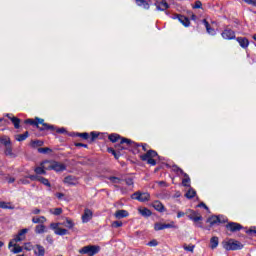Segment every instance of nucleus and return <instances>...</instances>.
Masks as SVG:
<instances>
[{
    "label": "nucleus",
    "instance_id": "obj_1",
    "mask_svg": "<svg viewBox=\"0 0 256 256\" xmlns=\"http://www.w3.org/2000/svg\"><path fill=\"white\" fill-rule=\"evenodd\" d=\"M223 247L226 251H239L243 248V244L237 240L230 239L223 242Z\"/></svg>",
    "mask_w": 256,
    "mask_h": 256
},
{
    "label": "nucleus",
    "instance_id": "obj_2",
    "mask_svg": "<svg viewBox=\"0 0 256 256\" xmlns=\"http://www.w3.org/2000/svg\"><path fill=\"white\" fill-rule=\"evenodd\" d=\"M135 142L131 141V139L122 138L118 144L115 145V149L118 152V155H121V151H125V149H129L133 147Z\"/></svg>",
    "mask_w": 256,
    "mask_h": 256
},
{
    "label": "nucleus",
    "instance_id": "obj_3",
    "mask_svg": "<svg viewBox=\"0 0 256 256\" xmlns=\"http://www.w3.org/2000/svg\"><path fill=\"white\" fill-rule=\"evenodd\" d=\"M99 251H101V246H97V245H88V246H84L79 250L80 255H97V253H99Z\"/></svg>",
    "mask_w": 256,
    "mask_h": 256
},
{
    "label": "nucleus",
    "instance_id": "obj_4",
    "mask_svg": "<svg viewBox=\"0 0 256 256\" xmlns=\"http://www.w3.org/2000/svg\"><path fill=\"white\" fill-rule=\"evenodd\" d=\"M155 157H157V152L155 150H148L144 155L140 156V159L142 161H147L148 165L155 166L157 165Z\"/></svg>",
    "mask_w": 256,
    "mask_h": 256
},
{
    "label": "nucleus",
    "instance_id": "obj_5",
    "mask_svg": "<svg viewBox=\"0 0 256 256\" xmlns=\"http://www.w3.org/2000/svg\"><path fill=\"white\" fill-rule=\"evenodd\" d=\"M35 125L40 129V131H54L55 127L53 125H49L48 123H45L44 119L36 118L35 119Z\"/></svg>",
    "mask_w": 256,
    "mask_h": 256
},
{
    "label": "nucleus",
    "instance_id": "obj_6",
    "mask_svg": "<svg viewBox=\"0 0 256 256\" xmlns=\"http://www.w3.org/2000/svg\"><path fill=\"white\" fill-rule=\"evenodd\" d=\"M151 198V195L147 192H135L132 195V199H136V201H140L141 203H145V201H149Z\"/></svg>",
    "mask_w": 256,
    "mask_h": 256
},
{
    "label": "nucleus",
    "instance_id": "obj_7",
    "mask_svg": "<svg viewBox=\"0 0 256 256\" xmlns=\"http://www.w3.org/2000/svg\"><path fill=\"white\" fill-rule=\"evenodd\" d=\"M48 169H49V171L53 170V171L59 172V171H65V169H67V167L64 164L59 163V162H49L48 161Z\"/></svg>",
    "mask_w": 256,
    "mask_h": 256
},
{
    "label": "nucleus",
    "instance_id": "obj_8",
    "mask_svg": "<svg viewBox=\"0 0 256 256\" xmlns=\"http://www.w3.org/2000/svg\"><path fill=\"white\" fill-rule=\"evenodd\" d=\"M36 175H45L46 171H49V161H44L41 166L34 169Z\"/></svg>",
    "mask_w": 256,
    "mask_h": 256
},
{
    "label": "nucleus",
    "instance_id": "obj_9",
    "mask_svg": "<svg viewBox=\"0 0 256 256\" xmlns=\"http://www.w3.org/2000/svg\"><path fill=\"white\" fill-rule=\"evenodd\" d=\"M221 36L223 37V39L226 40H231V39H235V32L229 28H226L222 33Z\"/></svg>",
    "mask_w": 256,
    "mask_h": 256
},
{
    "label": "nucleus",
    "instance_id": "obj_10",
    "mask_svg": "<svg viewBox=\"0 0 256 256\" xmlns=\"http://www.w3.org/2000/svg\"><path fill=\"white\" fill-rule=\"evenodd\" d=\"M27 233H29V229L27 228L20 230L18 235L14 238V242L19 243V241H25V235H27Z\"/></svg>",
    "mask_w": 256,
    "mask_h": 256
},
{
    "label": "nucleus",
    "instance_id": "obj_11",
    "mask_svg": "<svg viewBox=\"0 0 256 256\" xmlns=\"http://www.w3.org/2000/svg\"><path fill=\"white\" fill-rule=\"evenodd\" d=\"M226 228L235 233V231H241L243 229V226L239 223L230 222L226 225Z\"/></svg>",
    "mask_w": 256,
    "mask_h": 256
},
{
    "label": "nucleus",
    "instance_id": "obj_12",
    "mask_svg": "<svg viewBox=\"0 0 256 256\" xmlns=\"http://www.w3.org/2000/svg\"><path fill=\"white\" fill-rule=\"evenodd\" d=\"M32 251H34V255L36 256H45V247H43L40 244L34 245V248Z\"/></svg>",
    "mask_w": 256,
    "mask_h": 256
},
{
    "label": "nucleus",
    "instance_id": "obj_13",
    "mask_svg": "<svg viewBox=\"0 0 256 256\" xmlns=\"http://www.w3.org/2000/svg\"><path fill=\"white\" fill-rule=\"evenodd\" d=\"M91 219H93V211L85 209L84 214L82 215V222L89 223Z\"/></svg>",
    "mask_w": 256,
    "mask_h": 256
},
{
    "label": "nucleus",
    "instance_id": "obj_14",
    "mask_svg": "<svg viewBox=\"0 0 256 256\" xmlns=\"http://www.w3.org/2000/svg\"><path fill=\"white\" fill-rule=\"evenodd\" d=\"M114 217L115 219H125V217H129V212L127 210H117Z\"/></svg>",
    "mask_w": 256,
    "mask_h": 256
},
{
    "label": "nucleus",
    "instance_id": "obj_15",
    "mask_svg": "<svg viewBox=\"0 0 256 256\" xmlns=\"http://www.w3.org/2000/svg\"><path fill=\"white\" fill-rule=\"evenodd\" d=\"M156 7L158 11H167V9H169V4L167 3V1L162 0L160 2H156Z\"/></svg>",
    "mask_w": 256,
    "mask_h": 256
},
{
    "label": "nucleus",
    "instance_id": "obj_16",
    "mask_svg": "<svg viewBox=\"0 0 256 256\" xmlns=\"http://www.w3.org/2000/svg\"><path fill=\"white\" fill-rule=\"evenodd\" d=\"M237 41L240 45V47H242V49H247L249 47V40L245 37H238Z\"/></svg>",
    "mask_w": 256,
    "mask_h": 256
},
{
    "label": "nucleus",
    "instance_id": "obj_17",
    "mask_svg": "<svg viewBox=\"0 0 256 256\" xmlns=\"http://www.w3.org/2000/svg\"><path fill=\"white\" fill-rule=\"evenodd\" d=\"M9 249H11V247H13V249H11L12 253H21L23 251V247L17 245V244H13V241H11L8 245Z\"/></svg>",
    "mask_w": 256,
    "mask_h": 256
},
{
    "label": "nucleus",
    "instance_id": "obj_18",
    "mask_svg": "<svg viewBox=\"0 0 256 256\" xmlns=\"http://www.w3.org/2000/svg\"><path fill=\"white\" fill-rule=\"evenodd\" d=\"M182 185L183 187H191V178L187 173H183Z\"/></svg>",
    "mask_w": 256,
    "mask_h": 256
},
{
    "label": "nucleus",
    "instance_id": "obj_19",
    "mask_svg": "<svg viewBox=\"0 0 256 256\" xmlns=\"http://www.w3.org/2000/svg\"><path fill=\"white\" fill-rule=\"evenodd\" d=\"M7 117L13 123L15 129H19L20 124H21V119L14 117V116H10L9 114L7 115Z\"/></svg>",
    "mask_w": 256,
    "mask_h": 256
},
{
    "label": "nucleus",
    "instance_id": "obj_20",
    "mask_svg": "<svg viewBox=\"0 0 256 256\" xmlns=\"http://www.w3.org/2000/svg\"><path fill=\"white\" fill-rule=\"evenodd\" d=\"M177 19L184 25V27H189L191 25V22L189 21V18L183 16V15H177Z\"/></svg>",
    "mask_w": 256,
    "mask_h": 256
},
{
    "label": "nucleus",
    "instance_id": "obj_21",
    "mask_svg": "<svg viewBox=\"0 0 256 256\" xmlns=\"http://www.w3.org/2000/svg\"><path fill=\"white\" fill-rule=\"evenodd\" d=\"M64 183L66 185H77V178L74 176H67L64 178Z\"/></svg>",
    "mask_w": 256,
    "mask_h": 256
},
{
    "label": "nucleus",
    "instance_id": "obj_22",
    "mask_svg": "<svg viewBox=\"0 0 256 256\" xmlns=\"http://www.w3.org/2000/svg\"><path fill=\"white\" fill-rule=\"evenodd\" d=\"M202 23H203L204 26L206 27V31H207V33H208L209 35H215V29H213V28L211 27V25L209 24V22H208L206 19H204V20L202 21Z\"/></svg>",
    "mask_w": 256,
    "mask_h": 256
},
{
    "label": "nucleus",
    "instance_id": "obj_23",
    "mask_svg": "<svg viewBox=\"0 0 256 256\" xmlns=\"http://www.w3.org/2000/svg\"><path fill=\"white\" fill-rule=\"evenodd\" d=\"M35 233L37 235H41L43 233H47V227H45V225H43V224L37 225L35 227Z\"/></svg>",
    "mask_w": 256,
    "mask_h": 256
},
{
    "label": "nucleus",
    "instance_id": "obj_24",
    "mask_svg": "<svg viewBox=\"0 0 256 256\" xmlns=\"http://www.w3.org/2000/svg\"><path fill=\"white\" fill-rule=\"evenodd\" d=\"M108 139L111 141V143H119L123 138H121L119 134H110Z\"/></svg>",
    "mask_w": 256,
    "mask_h": 256
},
{
    "label": "nucleus",
    "instance_id": "obj_25",
    "mask_svg": "<svg viewBox=\"0 0 256 256\" xmlns=\"http://www.w3.org/2000/svg\"><path fill=\"white\" fill-rule=\"evenodd\" d=\"M153 207L154 209H156V211H159L160 213H163L165 211V206H163L160 201L154 202Z\"/></svg>",
    "mask_w": 256,
    "mask_h": 256
},
{
    "label": "nucleus",
    "instance_id": "obj_26",
    "mask_svg": "<svg viewBox=\"0 0 256 256\" xmlns=\"http://www.w3.org/2000/svg\"><path fill=\"white\" fill-rule=\"evenodd\" d=\"M207 223H210L211 226L221 223V219L218 216H211L208 218Z\"/></svg>",
    "mask_w": 256,
    "mask_h": 256
},
{
    "label": "nucleus",
    "instance_id": "obj_27",
    "mask_svg": "<svg viewBox=\"0 0 256 256\" xmlns=\"http://www.w3.org/2000/svg\"><path fill=\"white\" fill-rule=\"evenodd\" d=\"M219 245V238L217 236H214L210 239V247L211 249H217Z\"/></svg>",
    "mask_w": 256,
    "mask_h": 256
},
{
    "label": "nucleus",
    "instance_id": "obj_28",
    "mask_svg": "<svg viewBox=\"0 0 256 256\" xmlns=\"http://www.w3.org/2000/svg\"><path fill=\"white\" fill-rule=\"evenodd\" d=\"M192 221L195 223L196 227H202L201 221H203V216L201 214H196V217L192 219Z\"/></svg>",
    "mask_w": 256,
    "mask_h": 256
},
{
    "label": "nucleus",
    "instance_id": "obj_29",
    "mask_svg": "<svg viewBox=\"0 0 256 256\" xmlns=\"http://www.w3.org/2000/svg\"><path fill=\"white\" fill-rule=\"evenodd\" d=\"M138 211L142 217H151V210L148 208H139Z\"/></svg>",
    "mask_w": 256,
    "mask_h": 256
},
{
    "label": "nucleus",
    "instance_id": "obj_30",
    "mask_svg": "<svg viewBox=\"0 0 256 256\" xmlns=\"http://www.w3.org/2000/svg\"><path fill=\"white\" fill-rule=\"evenodd\" d=\"M46 222H47V218H45V216H38V217H33L32 218V223H35V224H37V223L43 224V223H46Z\"/></svg>",
    "mask_w": 256,
    "mask_h": 256
},
{
    "label": "nucleus",
    "instance_id": "obj_31",
    "mask_svg": "<svg viewBox=\"0 0 256 256\" xmlns=\"http://www.w3.org/2000/svg\"><path fill=\"white\" fill-rule=\"evenodd\" d=\"M62 225H64V227H67V229H73V227H75V223L69 218H66V221L63 222Z\"/></svg>",
    "mask_w": 256,
    "mask_h": 256
},
{
    "label": "nucleus",
    "instance_id": "obj_32",
    "mask_svg": "<svg viewBox=\"0 0 256 256\" xmlns=\"http://www.w3.org/2000/svg\"><path fill=\"white\" fill-rule=\"evenodd\" d=\"M27 137H29V132H25L24 134H17L15 136V139H16V141L21 142V141H25V139H27Z\"/></svg>",
    "mask_w": 256,
    "mask_h": 256
},
{
    "label": "nucleus",
    "instance_id": "obj_33",
    "mask_svg": "<svg viewBox=\"0 0 256 256\" xmlns=\"http://www.w3.org/2000/svg\"><path fill=\"white\" fill-rule=\"evenodd\" d=\"M198 214L199 213L194 210H191V209L186 210V215H188V219H190V221H192L193 218H195Z\"/></svg>",
    "mask_w": 256,
    "mask_h": 256
},
{
    "label": "nucleus",
    "instance_id": "obj_34",
    "mask_svg": "<svg viewBox=\"0 0 256 256\" xmlns=\"http://www.w3.org/2000/svg\"><path fill=\"white\" fill-rule=\"evenodd\" d=\"M0 209H15V206L11 205V203L0 201Z\"/></svg>",
    "mask_w": 256,
    "mask_h": 256
},
{
    "label": "nucleus",
    "instance_id": "obj_35",
    "mask_svg": "<svg viewBox=\"0 0 256 256\" xmlns=\"http://www.w3.org/2000/svg\"><path fill=\"white\" fill-rule=\"evenodd\" d=\"M0 142L2 143V145L7 147V146L11 145V138H9L7 136H3L0 138Z\"/></svg>",
    "mask_w": 256,
    "mask_h": 256
},
{
    "label": "nucleus",
    "instance_id": "obj_36",
    "mask_svg": "<svg viewBox=\"0 0 256 256\" xmlns=\"http://www.w3.org/2000/svg\"><path fill=\"white\" fill-rule=\"evenodd\" d=\"M195 195H197V192L195 191V189L190 188L186 194L185 197H187V199H193V197H195Z\"/></svg>",
    "mask_w": 256,
    "mask_h": 256
},
{
    "label": "nucleus",
    "instance_id": "obj_37",
    "mask_svg": "<svg viewBox=\"0 0 256 256\" xmlns=\"http://www.w3.org/2000/svg\"><path fill=\"white\" fill-rule=\"evenodd\" d=\"M55 235H69V230L59 227L55 232Z\"/></svg>",
    "mask_w": 256,
    "mask_h": 256
},
{
    "label": "nucleus",
    "instance_id": "obj_38",
    "mask_svg": "<svg viewBox=\"0 0 256 256\" xmlns=\"http://www.w3.org/2000/svg\"><path fill=\"white\" fill-rule=\"evenodd\" d=\"M38 181L42 183V185H45L46 187H51V183L49 182V179L41 177L38 178Z\"/></svg>",
    "mask_w": 256,
    "mask_h": 256
},
{
    "label": "nucleus",
    "instance_id": "obj_39",
    "mask_svg": "<svg viewBox=\"0 0 256 256\" xmlns=\"http://www.w3.org/2000/svg\"><path fill=\"white\" fill-rule=\"evenodd\" d=\"M154 229L156 231H163L165 229V223L157 222L154 224Z\"/></svg>",
    "mask_w": 256,
    "mask_h": 256
},
{
    "label": "nucleus",
    "instance_id": "obj_40",
    "mask_svg": "<svg viewBox=\"0 0 256 256\" xmlns=\"http://www.w3.org/2000/svg\"><path fill=\"white\" fill-rule=\"evenodd\" d=\"M183 249L185 251H189L190 253H193V251H195V245H193V244H190V245L184 244Z\"/></svg>",
    "mask_w": 256,
    "mask_h": 256
},
{
    "label": "nucleus",
    "instance_id": "obj_41",
    "mask_svg": "<svg viewBox=\"0 0 256 256\" xmlns=\"http://www.w3.org/2000/svg\"><path fill=\"white\" fill-rule=\"evenodd\" d=\"M137 5H139V7H145V9L149 8V4L147 3V1L145 0H135Z\"/></svg>",
    "mask_w": 256,
    "mask_h": 256
},
{
    "label": "nucleus",
    "instance_id": "obj_42",
    "mask_svg": "<svg viewBox=\"0 0 256 256\" xmlns=\"http://www.w3.org/2000/svg\"><path fill=\"white\" fill-rule=\"evenodd\" d=\"M49 211L52 215H56V216L61 215V213H63L62 208H54V209H50Z\"/></svg>",
    "mask_w": 256,
    "mask_h": 256
},
{
    "label": "nucleus",
    "instance_id": "obj_43",
    "mask_svg": "<svg viewBox=\"0 0 256 256\" xmlns=\"http://www.w3.org/2000/svg\"><path fill=\"white\" fill-rule=\"evenodd\" d=\"M111 227L113 229H119V227H123V222L121 221H114L111 223Z\"/></svg>",
    "mask_w": 256,
    "mask_h": 256
},
{
    "label": "nucleus",
    "instance_id": "obj_44",
    "mask_svg": "<svg viewBox=\"0 0 256 256\" xmlns=\"http://www.w3.org/2000/svg\"><path fill=\"white\" fill-rule=\"evenodd\" d=\"M178 227L175 225V222L172 221L168 224L164 223V229H177Z\"/></svg>",
    "mask_w": 256,
    "mask_h": 256
},
{
    "label": "nucleus",
    "instance_id": "obj_45",
    "mask_svg": "<svg viewBox=\"0 0 256 256\" xmlns=\"http://www.w3.org/2000/svg\"><path fill=\"white\" fill-rule=\"evenodd\" d=\"M107 151H108V153H112V155H114L115 159H119V157H121V154H118L117 151L113 148H108Z\"/></svg>",
    "mask_w": 256,
    "mask_h": 256
},
{
    "label": "nucleus",
    "instance_id": "obj_46",
    "mask_svg": "<svg viewBox=\"0 0 256 256\" xmlns=\"http://www.w3.org/2000/svg\"><path fill=\"white\" fill-rule=\"evenodd\" d=\"M6 149H5V154L6 155H13V148L11 147V144L8 145V146H5Z\"/></svg>",
    "mask_w": 256,
    "mask_h": 256
},
{
    "label": "nucleus",
    "instance_id": "obj_47",
    "mask_svg": "<svg viewBox=\"0 0 256 256\" xmlns=\"http://www.w3.org/2000/svg\"><path fill=\"white\" fill-rule=\"evenodd\" d=\"M173 171H175V173H180V175H183V173H185L183 169L179 168V166L177 165L173 166Z\"/></svg>",
    "mask_w": 256,
    "mask_h": 256
},
{
    "label": "nucleus",
    "instance_id": "obj_48",
    "mask_svg": "<svg viewBox=\"0 0 256 256\" xmlns=\"http://www.w3.org/2000/svg\"><path fill=\"white\" fill-rule=\"evenodd\" d=\"M159 245V242H157V240H151L150 242H148L147 246L148 247H157Z\"/></svg>",
    "mask_w": 256,
    "mask_h": 256
},
{
    "label": "nucleus",
    "instance_id": "obj_49",
    "mask_svg": "<svg viewBox=\"0 0 256 256\" xmlns=\"http://www.w3.org/2000/svg\"><path fill=\"white\" fill-rule=\"evenodd\" d=\"M24 249H25L26 251H33L34 246H32L31 243H26V244H24Z\"/></svg>",
    "mask_w": 256,
    "mask_h": 256
},
{
    "label": "nucleus",
    "instance_id": "obj_50",
    "mask_svg": "<svg viewBox=\"0 0 256 256\" xmlns=\"http://www.w3.org/2000/svg\"><path fill=\"white\" fill-rule=\"evenodd\" d=\"M59 225H61V223H52V224H50V227H51V229H53L54 233L59 228Z\"/></svg>",
    "mask_w": 256,
    "mask_h": 256
},
{
    "label": "nucleus",
    "instance_id": "obj_51",
    "mask_svg": "<svg viewBox=\"0 0 256 256\" xmlns=\"http://www.w3.org/2000/svg\"><path fill=\"white\" fill-rule=\"evenodd\" d=\"M201 7H203V3H201V1H196L194 6H193V9H201Z\"/></svg>",
    "mask_w": 256,
    "mask_h": 256
},
{
    "label": "nucleus",
    "instance_id": "obj_52",
    "mask_svg": "<svg viewBox=\"0 0 256 256\" xmlns=\"http://www.w3.org/2000/svg\"><path fill=\"white\" fill-rule=\"evenodd\" d=\"M41 176H37V175H30L27 176V179H31V181H39Z\"/></svg>",
    "mask_w": 256,
    "mask_h": 256
},
{
    "label": "nucleus",
    "instance_id": "obj_53",
    "mask_svg": "<svg viewBox=\"0 0 256 256\" xmlns=\"http://www.w3.org/2000/svg\"><path fill=\"white\" fill-rule=\"evenodd\" d=\"M109 181H111V183H121V179L117 177H110Z\"/></svg>",
    "mask_w": 256,
    "mask_h": 256
},
{
    "label": "nucleus",
    "instance_id": "obj_54",
    "mask_svg": "<svg viewBox=\"0 0 256 256\" xmlns=\"http://www.w3.org/2000/svg\"><path fill=\"white\" fill-rule=\"evenodd\" d=\"M78 137H81L82 139H89V133L87 132L80 133L78 134Z\"/></svg>",
    "mask_w": 256,
    "mask_h": 256
},
{
    "label": "nucleus",
    "instance_id": "obj_55",
    "mask_svg": "<svg viewBox=\"0 0 256 256\" xmlns=\"http://www.w3.org/2000/svg\"><path fill=\"white\" fill-rule=\"evenodd\" d=\"M51 151L49 148H38V153H49Z\"/></svg>",
    "mask_w": 256,
    "mask_h": 256
},
{
    "label": "nucleus",
    "instance_id": "obj_56",
    "mask_svg": "<svg viewBox=\"0 0 256 256\" xmlns=\"http://www.w3.org/2000/svg\"><path fill=\"white\" fill-rule=\"evenodd\" d=\"M125 182H126V185H128L129 187H133V179L132 178H128V179H126L125 180Z\"/></svg>",
    "mask_w": 256,
    "mask_h": 256
},
{
    "label": "nucleus",
    "instance_id": "obj_57",
    "mask_svg": "<svg viewBox=\"0 0 256 256\" xmlns=\"http://www.w3.org/2000/svg\"><path fill=\"white\" fill-rule=\"evenodd\" d=\"M46 241H47V243H49L50 245H53V236L48 235V236L46 237Z\"/></svg>",
    "mask_w": 256,
    "mask_h": 256
},
{
    "label": "nucleus",
    "instance_id": "obj_58",
    "mask_svg": "<svg viewBox=\"0 0 256 256\" xmlns=\"http://www.w3.org/2000/svg\"><path fill=\"white\" fill-rule=\"evenodd\" d=\"M185 215H187V212L186 213L185 212H181V211L177 212V218L178 219H181V217H185Z\"/></svg>",
    "mask_w": 256,
    "mask_h": 256
},
{
    "label": "nucleus",
    "instance_id": "obj_59",
    "mask_svg": "<svg viewBox=\"0 0 256 256\" xmlns=\"http://www.w3.org/2000/svg\"><path fill=\"white\" fill-rule=\"evenodd\" d=\"M19 183H21L22 185H29V180H27L26 178L20 179Z\"/></svg>",
    "mask_w": 256,
    "mask_h": 256
},
{
    "label": "nucleus",
    "instance_id": "obj_60",
    "mask_svg": "<svg viewBox=\"0 0 256 256\" xmlns=\"http://www.w3.org/2000/svg\"><path fill=\"white\" fill-rule=\"evenodd\" d=\"M245 3H248V5H255L256 6V0H243Z\"/></svg>",
    "mask_w": 256,
    "mask_h": 256
},
{
    "label": "nucleus",
    "instance_id": "obj_61",
    "mask_svg": "<svg viewBox=\"0 0 256 256\" xmlns=\"http://www.w3.org/2000/svg\"><path fill=\"white\" fill-rule=\"evenodd\" d=\"M39 213H41V209H39V208H34V209L32 210V214H33V215H39Z\"/></svg>",
    "mask_w": 256,
    "mask_h": 256
},
{
    "label": "nucleus",
    "instance_id": "obj_62",
    "mask_svg": "<svg viewBox=\"0 0 256 256\" xmlns=\"http://www.w3.org/2000/svg\"><path fill=\"white\" fill-rule=\"evenodd\" d=\"M6 180L8 181V183H15V178L14 177L7 176Z\"/></svg>",
    "mask_w": 256,
    "mask_h": 256
},
{
    "label": "nucleus",
    "instance_id": "obj_63",
    "mask_svg": "<svg viewBox=\"0 0 256 256\" xmlns=\"http://www.w3.org/2000/svg\"><path fill=\"white\" fill-rule=\"evenodd\" d=\"M25 123H26V124L29 123L30 125H35V120H33V119H27V120H25Z\"/></svg>",
    "mask_w": 256,
    "mask_h": 256
},
{
    "label": "nucleus",
    "instance_id": "obj_64",
    "mask_svg": "<svg viewBox=\"0 0 256 256\" xmlns=\"http://www.w3.org/2000/svg\"><path fill=\"white\" fill-rule=\"evenodd\" d=\"M56 133H61V134H63V133H67V131L65 130V128H60V129H57V130H56Z\"/></svg>",
    "mask_w": 256,
    "mask_h": 256
}]
</instances>
